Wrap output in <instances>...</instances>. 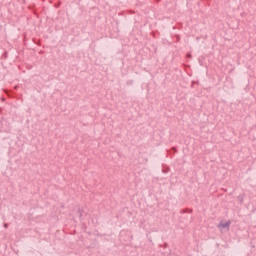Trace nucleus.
Wrapping results in <instances>:
<instances>
[{"mask_svg": "<svg viewBox=\"0 0 256 256\" xmlns=\"http://www.w3.org/2000/svg\"><path fill=\"white\" fill-rule=\"evenodd\" d=\"M220 231H223V229H229L228 225H220L219 226Z\"/></svg>", "mask_w": 256, "mask_h": 256, "instance_id": "obj_1", "label": "nucleus"}]
</instances>
